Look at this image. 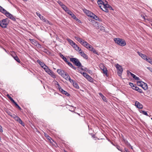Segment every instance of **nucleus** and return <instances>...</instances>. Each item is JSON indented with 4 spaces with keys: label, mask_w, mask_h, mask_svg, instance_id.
Here are the masks:
<instances>
[{
    "label": "nucleus",
    "mask_w": 152,
    "mask_h": 152,
    "mask_svg": "<svg viewBox=\"0 0 152 152\" xmlns=\"http://www.w3.org/2000/svg\"><path fill=\"white\" fill-rule=\"evenodd\" d=\"M113 40L115 43L120 46H124L126 45L125 41L122 39L116 38H114Z\"/></svg>",
    "instance_id": "obj_1"
},
{
    "label": "nucleus",
    "mask_w": 152,
    "mask_h": 152,
    "mask_svg": "<svg viewBox=\"0 0 152 152\" xmlns=\"http://www.w3.org/2000/svg\"><path fill=\"white\" fill-rule=\"evenodd\" d=\"M70 61L74 63L75 65L78 67H80L82 70H83V69L82 68L83 66L82 65L81 63L78 59L75 58H70Z\"/></svg>",
    "instance_id": "obj_2"
},
{
    "label": "nucleus",
    "mask_w": 152,
    "mask_h": 152,
    "mask_svg": "<svg viewBox=\"0 0 152 152\" xmlns=\"http://www.w3.org/2000/svg\"><path fill=\"white\" fill-rule=\"evenodd\" d=\"M67 40L69 43V44L77 51L80 52V51L81 50V49L72 40L67 38Z\"/></svg>",
    "instance_id": "obj_3"
},
{
    "label": "nucleus",
    "mask_w": 152,
    "mask_h": 152,
    "mask_svg": "<svg viewBox=\"0 0 152 152\" xmlns=\"http://www.w3.org/2000/svg\"><path fill=\"white\" fill-rule=\"evenodd\" d=\"M8 19L7 18L4 19L0 21V26L2 28H7L9 23Z\"/></svg>",
    "instance_id": "obj_4"
},
{
    "label": "nucleus",
    "mask_w": 152,
    "mask_h": 152,
    "mask_svg": "<svg viewBox=\"0 0 152 152\" xmlns=\"http://www.w3.org/2000/svg\"><path fill=\"white\" fill-rule=\"evenodd\" d=\"M116 68L118 71L117 72L119 76H121L123 72V69L121 66L120 65L118 64H117L115 66Z\"/></svg>",
    "instance_id": "obj_5"
},
{
    "label": "nucleus",
    "mask_w": 152,
    "mask_h": 152,
    "mask_svg": "<svg viewBox=\"0 0 152 152\" xmlns=\"http://www.w3.org/2000/svg\"><path fill=\"white\" fill-rule=\"evenodd\" d=\"M99 67L100 69L102 70L104 74H105L107 76V69L104 66L103 64H101L100 65Z\"/></svg>",
    "instance_id": "obj_6"
},
{
    "label": "nucleus",
    "mask_w": 152,
    "mask_h": 152,
    "mask_svg": "<svg viewBox=\"0 0 152 152\" xmlns=\"http://www.w3.org/2000/svg\"><path fill=\"white\" fill-rule=\"evenodd\" d=\"M58 86L59 90L61 92V93L64 94L66 96H70L69 94L66 91L64 90L60 86L59 84L58 83Z\"/></svg>",
    "instance_id": "obj_7"
},
{
    "label": "nucleus",
    "mask_w": 152,
    "mask_h": 152,
    "mask_svg": "<svg viewBox=\"0 0 152 152\" xmlns=\"http://www.w3.org/2000/svg\"><path fill=\"white\" fill-rule=\"evenodd\" d=\"M135 105L138 108L142 109L143 108V105L138 102L136 101L135 104Z\"/></svg>",
    "instance_id": "obj_8"
},
{
    "label": "nucleus",
    "mask_w": 152,
    "mask_h": 152,
    "mask_svg": "<svg viewBox=\"0 0 152 152\" xmlns=\"http://www.w3.org/2000/svg\"><path fill=\"white\" fill-rule=\"evenodd\" d=\"M80 54L84 58L87 59L88 58V56L85 54L84 52L82 51L81 50L80 52H79Z\"/></svg>",
    "instance_id": "obj_9"
},
{
    "label": "nucleus",
    "mask_w": 152,
    "mask_h": 152,
    "mask_svg": "<svg viewBox=\"0 0 152 152\" xmlns=\"http://www.w3.org/2000/svg\"><path fill=\"white\" fill-rule=\"evenodd\" d=\"M29 44L31 46H32V45H31V43L32 45H34V46H36L37 45V44L38 42L35 40L34 39H29Z\"/></svg>",
    "instance_id": "obj_10"
},
{
    "label": "nucleus",
    "mask_w": 152,
    "mask_h": 152,
    "mask_svg": "<svg viewBox=\"0 0 152 152\" xmlns=\"http://www.w3.org/2000/svg\"><path fill=\"white\" fill-rule=\"evenodd\" d=\"M85 13H86L88 16L90 17L91 18H92L93 17V15H94V14L88 10H86Z\"/></svg>",
    "instance_id": "obj_11"
},
{
    "label": "nucleus",
    "mask_w": 152,
    "mask_h": 152,
    "mask_svg": "<svg viewBox=\"0 0 152 152\" xmlns=\"http://www.w3.org/2000/svg\"><path fill=\"white\" fill-rule=\"evenodd\" d=\"M37 62L43 68L46 66V65L44 63V62H42L39 60H38L37 61Z\"/></svg>",
    "instance_id": "obj_12"
},
{
    "label": "nucleus",
    "mask_w": 152,
    "mask_h": 152,
    "mask_svg": "<svg viewBox=\"0 0 152 152\" xmlns=\"http://www.w3.org/2000/svg\"><path fill=\"white\" fill-rule=\"evenodd\" d=\"M137 53L142 58L145 60L147 57L146 55L143 54L139 52H138Z\"/></svg>",
    "instance_id": "obj_13"
},
{
    "label": "nucleus",
    "mask_w": 152,
    "mask_h": 152,
    "mask_svg": "<svg viewBox=\"0 0 152 152\" xmlns=\"http://www.w3.org/2000/svg\"><path fill=\"white\" fill-rule=\"evenodd\" d=\"M62 77L66 80H68L69 79H70V77L68 74L66 72L64 75Z\"/></svg>",
    "instance_id": "obj_14"
},
{
    "label": "nucleus",
    "mask_w": 152,
    "mask_h": 152,
    "mask_svg": "<svg viewBox=\"0 0 152 152\" xmlns=\"http://www.w3.org/2000/svg\"><path fill=\"white\" fill-rule=\"evenodd\" d=\"M130 74L135 80H140V79L139 77H137L132 72H130Z\"/></svg>",
    "instance_id": "obj_15"
},
{
    "label": "nucleus",
    "mask_w": 152,
    "mask_h": 152,
    "mask_svg": "<svg viewBox=\"0 0 152 152\" xmlns=\"http://www.w3.org/2000/svg\"><path fill=\"white\" fill-rule=\"evenodd\" d=\"M99 94L102 97V100L104 101L105 102H107V101L106 97L104 96L101 93H99Z\"/></svg>",
    "instance_id": "obj_16"
},
{
    "label": "nucleus",
    "mask_w": 152,
    "mask_h": 152,
    "mask_svg": "<svg viewBox=\"0 0 152 152\" xmlns=\"http://www.w3.org/2000/svg\"><path fill=\"white\" fill-rule=\"evenodd\" d=\"M48 74L50 75L53 78H55L56 77V75L51 70L50 72Z\"/></svg>",
    "instance_id": "obj_17"
},
{
    "label": "nucleus",
    "mask_w": 152,
    "mask_h": 152,
    "mask_svg": "<svg viewBox=\"0 0 152 152\" xmlns=\"http://www.w3.org/2000/svg\"><path fill=\"white\" fill-rule=\"evenodd\" d=\"M6 11V12H4V14L7 17L10 18L11 16H12V15L7 11Z\"/></svg>",
    "instance_id": "obj_18"
},
{
    "label": "nucleus",
    "mask_w": 152,
    "mask_h": 152,
    "mask_svg": "<svg viewBox=\"0 0 152 152\" xmlns=\"http://www.w3.org/2000/svg\"><path fill=\"white\" fill-rule=\"evenodd\" d=\"M91 18H92L93 19H94L95 20H98L99 21H101V19L99 18V17L95 15L94 14L93 15V17H92Z\"/></svg>",
    "instance_id": "obj_19"
},
{
    "label": "nucleus",
    "mask_w": 152,
    "mask_h": 152,
    "mask_svg": "<svg viewBox=\"0 0 152 152\" xmlns=\"http://www.w3.org/2000/svg\"><path fill=\"white\" fill-rule=\"evenodd\" d=\"M142 85V88L145 90H146L148 88V86L146 83L144 82Z\"/></svg>",
    "instance_id": "obj_20"
},
{
    "label": "nucleus",
    "mask_w": 152,
    "mask_h": 152,
    "mask_svg": "<svg viewBox=\"0 0 152 152\" xmlns=\"http://www.w3.org/2000/svg\"><path fill=\"white\" fill-rule=\"evenodd\" d=\"M87 80L90 82H93L94 81L93 79L89 75L86 78Z\"/></svg>",
    "instance_id": "obj_21"
},
{
    "label": "nucleus",
    "mask_w": 152,
    "mask_h": 152,
    "mask_svg": "<svg viewBox=\"0 0 152 152\" xmlns=\"http://www.w3.org/2000/svg\"><path fill=\"white\" fill-rule=\"evenodd\" d=\"M81 44L83 45L85 47V46L87 45H88V43L87 42L84 41V40H83L82 42H81Z\"/></svg>",
    "instance_id": "obj_22"
},
{
    "label": "nucleus",
    "mask_w": 152,
    "mask_h": 152,
    "mask_svg": "<svg viewBox=\"0 0 152 152\" xmlns=\"http://www.w3.org/2000/svg\"><path fill=\"white\" fill-rule=\"evenodd\" d=\"M145 61H146L148 62L149 63L151 64L152 63V59L151 58H147V57L146 58L145 60Z\"/></svg>",
    "instance_id": "obj_23"
},
{
    "label": "nucleus",
    "mask_w": 152,
    "mask_h": 152,
    "mask_svg": "<svg viewBox=\"0 0 152 152\" xmlns=\"http://www.w3.org/2000/svg\"><path fill=\"white\" fill-rule=\"evenodd\" d=\"M75 39L78 42H79L80 43L81 42H82V40H83L82 39L80 38L77 37H75Z\"/></svg>",
    "instance_id": "obj_24"
},
{
    "label": "nucleus",
    "mask_w": 152,
    "mask_h": 152,
    "mask_svg": "<svg viewBox=\"0 0 152 152\" xmlns=\"http://www.w3.org/2000/svg\"><path fill=\"white\" fill-rule=\"evenodd\" d=\"M14 55L15 56L14 57V59L18 62L20 63V61L19 58L17 56L16 54H14Z\"/></svg>",
    "instance_id": "obj_25"
},
{
    "label": "nucleus",
    "mask_w": 152,
    "mask_h": 152,
    "mask_svg": "<svg viewBox=\"0 0 152 152\" xmlns=\"http://www.w3.org/2000/svg\"><path fill=\"white\" fill-rule=\"evenodd\" d=\"M140 113H142L144 115H146L147 116H148V115L146 111L142 110H141L140 111Z\"/></svg>",
    "instance_id": "obj_26"
},
{
    "label": "nucleus",
    "mask_w": 152,
    "mask_h": 152,
    "mask_svg": "<svg viewBox=\"0 0 152 152\" xmlns=\"http://www.w3.org/2000/svg\"><path fill=\"white\" fill-rule=\"evenodd\" d=\"M44 69L45 71L47 73L48 72L50 69L49 68V67L47 66H46L44 67L43 68Z\"/></svg>",
    "instance_id": "obj_27"
},
{
    "label": "nucleus",
    "mask_w": 152,
    "mask_h": 152,
    "mask_svg": "<svg viewBox=\"0 0 152 152\" xmlns=\"http://www.w3.org/2000/svg\"><path fill=\"white\" fill-rule=\"evenodd\" d=\"M44 69L45 71L47 73L48 72L50 69L49 68V67L47 66H46L44 67L43 68Z\"/></svg>",
    "instance_id": "obj_28"
},
{
    "label": "nucleus",
    "mask_w": 152,
    "mask_h": 152,
    "mask_svg": "<svg viewBox=\"0 0 152 152\" xmlns=\"http://www.w3.org/2000/svg\"><path fill=\"white\" fill-rule=\"evenodd\" d=\"M36 13L37 15L39 18L41 20H42L44 18V17L42 15L39 13L37 12Z\"/></svg>",
    "instance_id": "obj_29"
},
{
    "label": "nucleus",
    "mask_w": 152,
    "mask_h": 152,
    "mask_svg": "<svg viewBox=\"0 0 152 152\" xmlns=\"http://www.w3.org/2000/svg\"><path fill=\"white\" fill-rule=\"evenodd\" d=\"M144 83V82L142 81H138L137 82V84L138 86H140L141 87L142 86L143 83Z\"/></svg>",
    "instance_id": "obj_30"
},
{
    "label": "nucleus",
    "mask_w": 152,
    "mask_h": 152,
    "mask_svg": "<svg viewBox=\"0 0 152 152\" xmlns=\"http://www.w3.org/2000/svg\"><path fill=\"white\" fill-rule=\"evenodd\" d=\"M42 20L46 23L48 24L49 25L50 24V22L48 20L45 19L44 18Z\"/></svg>",
    "instance_id": "obj_31"
},
{
    "label": "nucleus",
    "mask_w": 152,
    "mask_h": 152,
    "mask_svg": "<svg viewBox=\"0 0 152 152\" xmlns=\"http://www.w3.org/2000/svg\"><path fill=\"white\" fill-rule=\"evenodd\" d=\"M6 10L0 6V11L4 14Z\"/></svg>",
    "instance_id": "obj_32"
},
{
    "label": "nucleus",
    "mask_w": 152,
    "mask_h": 152,
    "mask_svg": "<svg viewBox=\"0 0 152 152\" xmlns=\"http://www.w3.org/2000/svg\"><path fill=\"white\" fill-rule=\"evenodd\" d=\"M73 85L74 87H75V88L77 89L79 88V86L78 84L76 82H75L74 83H73Z\"/></svg>",
    "instance_id": "obj_33"
},
{
    "label": "nucleus",
    "mask_w": 152,
    "mask_h": 152,
    "mask_svg": "<svg viewBox=\"0 0 152 152\" xmlns=\"http://www.w3.org/2000/svg\"><path fill=\"white\" fill-rule=\"evenodd\" d=\"M97 3L99 5L103 4V5L105 4L101 0H98L97 1Z\"/></svg>",
    "instance_id": "obj_34"
},
{
    "label": "nucleus",
    "mask_w": 152,
    "mask_h": 152,
    "mask_svg": "<svg viewBox=\"0 0 152 152\" xmlns=\"http://www.w3.org/2000/svg\"><path fill=\"white\" fill-rule=\"evenodd\" d=\"M99 7H100V8L104 11H105V12H108L109 11H108V9L107 8H104V7H103V8H104V9H103L102 8H101V6H99Z\"/></svg>",
    "instance_id": "obj_35"
},
{
    "label": "nucleus",
    "mask_w": 152,
    "mask_h": 152,
    "mask_svg": "<svg viewBox=\"0 0 152 152\" xmlns=\"http://www.w3.org/2000/svg\"><path fill=\"white\" fill-rule=\"evenodd\" d=\"M61 7L65 11H66L68 9V8L64 4L62 5V6Z\"/></svg>",
    "instance_id": "obj_36"
},
{
    "label": "nucleus",
    "mask_w": 152,
    "mask_h": 152,
    "mask_svg": "<svg viewBox=\"0 0 152 152\" xmlns=\"http://www.w3.org/2000/svg\"><path fill=\"white\" fill-rule=\"evenodd\" d=\"M7 96L12 103L15 102L13 99L9 94H7Z\"/></svg>",
    "instance_id": "obj_37"
},
{
    "label": "nucleus",
    "mask_w": 152,
    "mask_h": 152,
    "mask_svg": "<svg viewBox=\"0 0 152 152\" xmlns=\"http://www.w3.org/2000/svg\"><path fill=\"white\" fill-rule=\"evenodd\" d=\"M83 70H84L86 72H88V73L90 74L92 72L91 70H89V69H88L87 68H85L84 69H83Z\"/></svg>",
    "instance_id": "obj_38"
},
{
    "label": "nucleus",
    "mask_w": 152,
    "mask_h": 152,
    "mask_svg": "<svg viewBox=\"0 0 152 152\" xmlns=\"http://www.w3.org/2000/svg\"><path fill=\"white\" fill-rule=\"evenodd\" d=\"M66 12H67V13H68L71 16H72V15L73 14L72 12L69 9Z\"/></svg>",
    "instance_id": "obj_39"
},
{
    "label": "nucleus",
    "mask_w": 152,
    "mask_h": 152,
    "mask_svg": "<svg viewBox=\"0 0 152 152\" xmlns=\"http://www.w3.org/2000/svg\"><path fill=\"white\" fill-rule=\"evenodd\" d=\"M72 17L76 20H78V19L76 17V16L73 14L71 16Z\"/></svg>",
    "instance_id": "obj_40"
},
{
    "label": "nucleus",
    "mask_w": 152,
    "mask_h": 152,
    "mask_svg": "<svg viewBox=\"0 0 152 152\" xmlns=\"http://www.w3.org/2000/svg\"><path fill=\"white\" fill-rule=\"evenodd\" d=\"M104 8H109L110 5L107 4H104Z\"/></svg>",
    "instance_id": "obj_41"
},
{
    "label": "nucleus",
    "mask_w": 152,
    "mask_h": 152,
    "mask_svg": "<svg viewBox=\"0 0 152 152\" xmlns=\"http://www.w3.org/2000/svg\"><path fill=\"white\" fill-rule=\"evenodd\" d=\"M66 72H65L64 70H62L59 75H60L62 77L63 75Z\"/></svg>",
    "instance_id": "obj_42"
},
{
    "label": "nucleus",
    "mask_w": 152,
    "mask_h": 152,
    "mask_svg": "<svg viewBox=\"0 0 152 152\" xmlns=\"http://www.w3.org/2000/svg\"><path fill=\"white\" fill-rule=\"evenodd\" d=\"M125 144L127 146L130 145V144L128 142V141L126 140L124 142Z\"/></svg>",
    "instance_id": "obj_43"
},
{
    "label": "nucleus",
    "mask_w": 152,
    "mask_h": 152,
    "mask_svg": "<svg viewBox=\"0 0 152 152\" xmlns=\"http://www.w3.org/2000/svg\"><path fill=\"white\" fill-rule=\"evenodd\" d=\"M14 118L15 119V120L17 121H18L20 119L19 117L17 116H15L14 117Z\"/></svg>",
    "instance_id": "obj_44"
},
{
    "label": "nucleus",
    "mask_w": 152,
    "mask_h": 152,
    "mask_svg": "<svg viewBox=\"0 0 152 152\" xmlns=\"http://www.w3.org/2000/svg\"><path fill=\"white\" fill-rule=\"evenodd\" d=\"M82 74H83V76L86 78L87 76L88 75V74L85 72H83Z\"/></svg>",
    "instance_id": "obj_45"
},
{
    "label": "nucleus",
    "mask_w": 152,
    "mask_h": 152,
    "mask_svg": "<svg viewBox=\"0 0 152 152\" xmlns=\"http://www.w3.org/2000/svg\"><path fill=\"white\" fill-rule=\"evenodd\" d=\"M10 19H11L12 20L15 21L16 20V19L13 16V15H12V16H11V17L10 18Z\"/></svg>",
    "instance_id": "obj_46"
},
{
    "label": "nucleus",
    "mask_w": 152,
    "mask_h": 152,
    "mask_svg": "<svg viewBox=\"0 0 152 152\" xmlns=\"http://www.w3.org/2000/svg\"><path fill=\"white\" fill-rule=\"evenodd\" d=\"M129 85L131 86V88H132L135 85L132 83L129 82Z\"/></svg>",
    "instance_id": "obj_47"
},
{
    "label": "nucleus",
    "mask_w": 152,
    "mask_h": 152,
    "mask_svg": "<svg viewBox=\"0 0 152 152\" xmlns=\"http://www.w3.org/2000/svg\"><path fill=\"white\" fill-rule=\"evenodd\" d=\"M137 91H138V92L140 93H143L141 89L139 88L138 87V88L137 90Z\"/></svg>",
    "instance_id": "obj_48"
},
{
    "label": "nucleus",
    "mask_w": 152,
    "mask_h": 152,
    "mask_svg": "<svg viewBox=\"0 0 152 152\" xmlns=\"http://www.w3.org/2000/svg\"><path fill=\"white\" fill-rule=\"evenodd\" d=\"M57 2L61 6V7L64 4L61 2L59 1H58Z\"/></svg>",
    "instance_id": "obj_49"
},
{
    "label": "nucleus",
    "mask_w": 152,
    "mask_h": 152,
    "mask_svg": "<svg viewBox=\"0 0 152 152\" xmlns=\"http://www.w3.org/2000/svg\"><path fill=\"white\" fill-rule=\"evenodd\" d=\"M68 80H69L70 82L72 83L73 84V83H74L75 82H74V81L73 80L71 79L70 78V79H69Z\"/></svg>",
    "instance_id": "obj_50"
},
{
    "label": "nucleus",
    "mask_w": 152,
    "mask_h": 152,
    "mask_svg": "<svg viewBox=\"0 0 152 152\" xmlns=\"http://www.w3.org/2000/svg\"><path fill=\"white\" fill-rule=\"evenodd\" d=\"M67 64L71 68L73 66L72 64L69 62H68Z\"/></svg>",
    "instance_id": "obj_51"
},
{
    "label": "nucleus",
    "mask_w": 152,
    "mask_h": 152,
    "mask_svg": "<svg viewBox=\"0 0 152 152\" xmlns=\"http://www.w3.org/2000/svg\"><path fill=\"white\" fill-rule=\"evenodd\" d=\"M138 87L137 86H136V85H135L133 87V88H132V89L133 90H135L136 91H137Z\"/></svg>",
    "instance_id": "obj_52"
},
{
    "label": "nucleus",
    "mask_w": 152,
    "mask_h": 152,
    "mask_svg": "<svg viewBox=\"0 0 152 152\" xmlns=\"http://www.w3.org/2000/svg\"><path fill=\"white\" fill-rule=\"evenodd\" d=\"M46 137L47 138V139L49 140L50 141L51 140H52L51 138L48 135H47V136H46Z\"/></svg>",
    "instance_id": "obj_53"
},
{
    "label": "nucleus",
    "mask_w": 152,
    "mask_h": 152,
    "mask_svg": "<svg viewBox=\"0 0 152 152\" xmlns=\"http://www.w3.org/2000/svg\"><path fill=\"white\" fill-rule=\"evenodd\" d=\"M15 105V107L16 108H17L19 106L17 103L15 102L13 103Z\"/></svg>",
    "instance_id": "obj_54"
},
{
    "label": "nucleus",
    "mask_w": 152,
    "mask_h": 152,
    "mask_svg": "<svg viewBox=\"0 0 152 152\" xmlns=\"http://www.w3.org/2000/svg\"><path fill=\"white\" fill-rule=\"evenodd\" d=\"M88 49H89L90 51H92L93 50H94V48L91 45L90 48Z\"/></svg>",
    "instance_id": "obj_55"
},
{
    "label": "nucleus",
    "mask_w": 152,
    "mask_h": 152,
    "mask_svg": "<svg viewBox=\"0 0 152 152\" xmlns=\"http://www.w3.org/2000/svg\"><path fill=\"white\" fill-rule=\"evenodd\" d=\"M63 59L64 61L67 63L69 62L67 61V58L65 57Z\"/></svg>",
    "instance_id": "obj_56"
},
{
    "label": "nucleus",
    "mask_w": 152,
    "mask_h": 152,
    "mask_svg": "<svg viewBox=\"0 0 152 152\" xmlns=\"http://www.w3.org/2000/svg\"><path fill=\"white\" fill-rule=\"evenodd\" d=\"M88 45H87L86 46H85V47L87 48V49H88L90 48L91 45L88 44Z\"/></svg>",
    "instance_id": "obj_57"
},
{
    "label": "nucleus",
    "mask_w": 152,
    "mask_h": 152,
    "mask_svg": "<svg viewBox=\"0 0 152 152\" xmlns=\"http://www.w3.org/2000/svg\"><path fill=\"white\" fill-rule=\"evenodd\" d=\"M35 46L37 47L40 48L41 47V45L39 43H38V42H37V45H36Z\"/></svg>",
    "instance_id": "obj_58"
},
{
    "label": "nucleus",
    "mask_w": 152,
    "mask_h": 152,
    "mask_svg": "<svg viewBox=\"0 0 152 152\" xmlns=\"http://www.w3.org/2000/svg\"><path fill=\"white\" fill-rule=\"evenodd\" d=\"M92 51L94 53L98 55V53L94 49Z\"/></svg>",
    "instance_id": "obj_59"
},
{
    "label": "nucleus",
    "mask_w": 152,
    "mask_h": 152,
    "mask_svg": "<svg viewBox=\"0 0 152 152\" xmlns=\"http://www.w3.org/2000/svg\"><path fill=\"white\" fill-rule=\"evenodd\" d=\"M62 70L61 69H58L57 72L59 74Z\"/></svg>",
    "instance_id": "obj_60"
},
{
    "label": "nucleus",
    "mask_w": 152,
    "mask_h": 152,
    "mask_svg": "<svg viewBox=\"0 0 152 152\" xmlns=\"http://www.w3.org/2000/svg\"><path fill=\"white\" fill-rule=\"evenodd\" d=\"M116 148L118 150L120 151H121V150H122L120 148V146H117Z\"/></svg>",
    "instance_id": "obj_61"
},
{
    "label": "nucleus",
    "mask_w": 152,
    "mask_h": 152,
    "mask_svg": "<svg viewBox=\"0 0 152 152\" xmlns=\"http://www.w3.org/2000/svg\"><path fill=\"white\" fill-rule=\"evenodd\" d=\"M18 121L19 122V123L20 124H21L22 125H23V122L21 120V119H20V120H19Z\"/></svg>",
    "instance_id": "obj_62"
},
{
    "label": "nucleus",
    "mask_w": 152,
    "mask_h": 152,
    "mask_svg": "<svg viewBox=\"0 0 152 152\" xmlns=\"http://www.w3.org/2000/svg\"><path fill=\"white\" fill-rule=\"evenodd\" d=\"M0 132H3L2 128V126L0 125Z\"/></svg>",
    "instance_id": "obj_63"
},
{
    "label": "nucleus",
    "mask_w": 152,
    "mask_h": 152,
    "mask_svg": "<svg viewBox=\"0 0 152 152\" xmlns=\"http://www.w3.org/2000/svg\"><path fill=\"white\" fill-rule=\"evenodd\" d=\"M60 57L63 59L65 57L64 56L61 54L60 53Z\"/></svg>",
    "instance_id": "obj_64"
}]
</instances>
